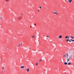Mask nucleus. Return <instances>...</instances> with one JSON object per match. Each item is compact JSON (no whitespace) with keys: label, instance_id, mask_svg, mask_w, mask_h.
<instances>
[{"label":"nucleus","instance_id":"obj_1","mask_svg":"<svg viewBox=\"0 0 74 74\" xmlns=\"http://www.w3.org/2000/svg\"><path fill=\"white\" fill-rule=\"evenodd\" d=\"M70 37H69L68 36H65V38L66 39H69Z\"/></svg>","mask_w":74,"mask_h":74},{"label":"nucleus","instance_id":"obj_2","mask_svg":"<svg viewBox=\"0 0 74 74\" xmlns=\"http://www.w3.org/2000/svg\"><path fill=\"white\" fill-rule=\"evenodd\" d=\"M21 69H24V68H25V66H24L23 65L21 66Z\"/></svg>","mask_w":74,"mask_h":74},{"label":"nucleus","instance_id":"obj_3","mask_svg":"<svg viewBox=\"0 0 74 74\" xmlns=\"http://www.w3.org/2000/svg\"><path fill=\"white\" fill-rule=\"evenodd\" d=\"M66 58L67 60H70V58L69 57H67Z\"/></svg>","mask_w":74,"mask_h":74},{"label":"nucleus","instance_id":"obj_4","mask_svg":"<svg viewBox=\"0 0 74 74\" xmlns=\"http://www.w3.org/2000/svg\"><path fill=\"white\" fill-rule=\"evenodd\" d=\"M26 71H27V72H29V68L27 69Z\"/></svg>","mask_w":74,"mask_h":74},{"label":"nucleus","instance_id":"obj_5","mask_svg":"<svg viewBox=\"0 0 74 74\" xmlns=\"http://www.w3.org/2000/svg\"><path fill=\"white\" fill-rule=\"evenodd\" d=\"M68 1L69 3H71V1H72V0H68Z\"/></svg>","mask_w":74,"mask_h":74},{"label":"nucleus","instance_id":"obj_6","mask_svg":"<svg viewBox=\"0 0 74 74\" xmlns=\"http://www.w3.org/2000/svg\"><path fill=\"white\" fill-rule=\"evenodd\" d=\"M62 35H60L59 37V38H62Z\"/></svg>","mask_w":74,"mask_h":74},{"label":"nucleus","instance_id":"obj_7","mask_svg":"<svg viewBox=\"0 0 74 74\" xmlns=\"http://www.w3.org/2000/svg\"><path fill=\"white\" fill-rule=\"evenodd\" d=\"M66 41L67 42H69V39H66Z\"/></svg>","mask_w":74,"mask_h":74},{"label":"nucleus","instance_id":"obj_8","mask_svg":"<svg viewBox=\"0 0 74 74\" xmlns=\"http://www.w3.org/2000/svg\"><path fill=\"white\" fill-rule=\"evenodd\" d=\"M64 64L65 65H66V64H67V62H65L64 63Z\"/></svg>","mask_w":74,"mask_h":74},{"label":"nucleus","instance_id":"obj_9","mask_svg":"<svg viewBox=\"0 0 74 74\" xmlns=\"http://www.w3.org/2000/svg\"><path fill=\"white\" fill-rule=\"evenodd\" d=\"M71 64V62H69L68 63V65H70Z\"/></svg>","mask_w":74,"mask_h":74},{"label":"nucleus","instance_id":"obj_10","mask_svg":"<svg viewBox=\"0 0 74 74\" xmlns=\"http://www.w3.org/2000/svg\"><path fill=\"white\" fill-rule=\"evenodd\" d=\"M9 1H10V0H5V1L6 2H8Z\"/></svg>","mask_w":74,"mask_h":74},{"label":"nucleus","instance_id":"obj_11","mask_svg":"<svg viewBox=\"0 0 74 74\" xmlns=\"http://www.w3.org/2000/svg\"><path fill=\"white\" fill-rule=\"evenodd\" d=\"M54 14H56V15H58V13H57V12H54Z\"/></svg>","mask_w":74,"mask_h":74},{"label":"nucleus","instance_id":"obj_12","mask_svg":"<svg viewBox=\"0 0 74 74\" xmlns=\"http://www.w3.org/2000/svg\"><path fill=\"white\" fill-rule=\"evenodd\" d=\"M71 38H72V39H73V38H74V36H71Z\"/></svg>","mask_w":74,"mask_h":74},{"label":"nucleus","instance_id":"obj_13","mask_svg":"<svg viewBox=\"0 0 74 74\" xmlns=\"http://www.w3.org/2000/svg\"><path fill=\"white\" fill-rule=\"evenodd\" d=\"M67 56L66 57L68 58V56H69V55H68V53H66Z\"/></svg>","mask_w":74,"mask_h":74},{"label":"nucleus","instance_id":"obj_14","mask_svg":"<svg viewBox=\"0 0 74 74\" xmlns=\"http://www.w3.org/2000/svg\"><path fill=\"white\" fill-rule=\"evenodd\" d=\"M72 56H71L70 57H69V58H70V59H71V58Z\"/></svg>","mask_w":74,"mask_h":74},{"label":"nucleus","instance_id":"obj_15","mask_svg":"<svg viewBox=\"0 0 74 74\" xmlns=\"http://www.w3.org/2000/svg\"><path fill=\"white\" fill-rule=\"evenodd\" d=\"M38 63H36V66H37V65H38Z\"/></svg>","mask_w":74,"mask_h":74},{"label":"nucleus","instance_id":"obj_16","mask_svg":"<svg viewBox=\"0 0 74 74\" xmlns=\"http://www.w3.org/2000/svg\"><path fill=\"white\" fill-rule=\"evenodd\" d=\"M2 69H3V70H4L5 69V68H4V67H3Z\"/></svg>","mask_w":74,"mask_h":74},{"label":"nucleus","instance_id":"obj_17","mask_svg":"<svg viewBox=\"0 0 74 74\" xmlns=\"http://www.w3.org/2000/svg\"><path fill=\"white\" fill-rule=\"evenodd\" d=\"M42 59H40L39 60V61H40V62H41V61H42Z\"/></svg>","mask_w":74,"mask_h":74},{"label":"nucleus","instance_id":"obj_18","mask_svg":"<svg viewBox=\"0 0 74 74\" xmlns=\"http://www.w3.org/2000/svg\"><path fill=\"white\" fill-rule=\"evenodd\" d=\"M22 44V43H21L20 44V45H21V46Z\"/></svg>","mask_w":74,"mask_h":74},{"label":"nucleus","instance_id":"obj_19","mask_svg":"<svg viewBox=\"0 0 74 74\" xmlns=\"http://www.w3.org/2000/svg\"><path fill=\"white\" fill-rule=\"evenodd\" d=\"M69 42H71V41L70 40H69Z\"/></svg>","mask_w":74,"mask_h":74},{"label":"nucleus","instance_id":"obj_20","mask_svg":"<svg viewBox=\"0 0 74 74\" xmlns=\"http://www.w3.org/2000/svg\"><path fill=\"white\" fill-rule=\"evenodd\" d=\"M0 18L1 19H3V18H2V17H0Z\"/></svg>","mask_w":74,"mask_h":74},{"label":"nucleus","instance_id":"obj_21","mask_svg":"<svg viewBox=\"0 0 74 74\" xmlns=\"http://www.w3.org/2000/svg\"><path fill=\"white\" fill-rule=\"evenodd\" d=\"M66 55H65L64 56H63V57H66Z\"/></svg>","mask_w":74,"mask_h":74},{"label":"nucleus","instance_id":"obj_22","mask_svg":"<svg viewBox=\"0 0 74 74\" xmlns=\"http://www.w3.org/2000/svg\"><path fill=\"white\" fill-rule=\"evenodd\" d=\"M67 62H66V63H68V62H69V60H67Z\"/></svg>","mask_w":74,"mask_h":74},{"label":"nucleus","instance_id":"obj_23","mask_svg":"<svg viewBox=\"0 0 74 74\" xmlns=\"http://www.w3.org/2000/svg\"><path fill=\"white\" fill-rule=\"evenodd\" d=\"M71 41L73 42V41H74V40H71Z\"/></svg>","mask_w":74,"mask_h":74},{"label":"nucleus","instance_id":"obj_24","mask_svg":"<svg viewBox=\"0 0 74 74\" xmlns=\"http://www.w3.org/2000/svg\"><path fill=\"white\" fill-rule=\"evenodd\" d=\"M39 8H41V6H40Z\"/></svg>","mask_w":74,"mask_h":74},{"label":"nucleus","instance_id":"obj_25","mask_svg":"<svg viewBox=\"0 0 74 74\" xmlns=\"http://www.w3.org/2000/svg\"><path fill=\"white\" fill-rule=\"evenodd\" d=\"M5 48H6V49H7V48H8V47H5Z\"/></svg>","mask_w":74,"mask_h":74},{"label":"nucleus","instance_id":"obj_26","mask_svg":"<svg viewBox=\"0 0 74 74\" xmlns=\"http://www.w3.org/2000/svg\"><path fill=\"white\" fill-rule=\"evenodd\" d=\"M33 37L34 38V35H33Z\"/></svg>","mask_w":74,"mask_h":74},{"label":"nucleus","instance_id":"obj_27","mask_svg":"<svg viewBox=\"0 0 74 74\" xmlns=\"http://www.w3.org/2000/svg\"><path fill=\"white\" fill-rule=\"evenodd\" d=\"M70 40H71V41H72L73 39H70Z\"/></svg>","mask_w":74,"mask_h":74},{"label":"nucleus","instance_id":"obj_28","mask_svg":"<svg viewBox=\"0 0 74 74\" xmlns=\"http://www.w3.org/2000/svg\"><path fill=\"white\" fill-rule=\"evenodd\" d=\"M49 37V36H47V37Z\"/></svg>","mask_w":74,"mask_h":74},{"label":"nucleus","instance_id":"obj_29","mask_svg":"<svg viewBox=\"0 0 74 74\" xmlns=\"http://www.w3.org/2000/svg\"><path fill=\"white\" fill-rule=\"evenodd\" d=\"M20 45H21V44H19V46H20Z\"/></svg>","mask_w":74,"mask_h":74},{"label":"nucleus","instance_id":"obj_30","mask_svg":"<svg viewBox=\"0 0 74 74\" xmlns=\"http://www.w3.org/2000/svg\"><path fill=\"white\" fill-rule=\"evenodd\" d=\"M3 72H4V71H2V73H3Z\"/></svg>","mask_w":74,"mask_h":74},{"label":"nucleus","instance_id":"obj_31","mask_svg":"<svg viewBox=\"0 0 74 74\" xmlns=\"http://www.w3.org/2000/svg\"><path fill=\"white\" fill-rule=\"evenodd\" d=\"M38 12L40 11V10H38Z\"/></svg>","mask_w":74,"mask_h":74},{"label":"nucleus","instance_id":"obj_32","mask_svg":"<svg viewBox=\"0 0 74 74\" xmlns=\"http://www.w3.org/2000/svg\"><path fill=\"white\" fill-rule=\"evenodd\" d=\"M36 24H35V25L36 26Z\"/></svg>","mask_w":74,"mask_h":74},{"label":"nucleus","instance_id":"obj_33","mask_svg":"<svg viewBox=\"0 0 74 74\" xmlns=\"http://www.w3.org/2000/svg\"><path fill=\"white\" fill-rule=\"evenodd\" d=\"M32 38H33V36H32Z\"/></svg>","mask_w":74,"mask_h":74},{"label":"nucleus","instance_id":"obj_34","mask_svg":"<svg viewBox=\"0 0 74 74\" xmlns=\"http://www.w3.org/2000/svg\"><path fill=\"white\" fill-rule=\"evenodd\" d=\"M4 71V72H5V70H4V71Z\"/></svg>","mask_w":74,"mask_h":74},{"label":"nucleus","instance_id":"obj_35","mask_svg":"<svg viewBox=\"0 0 74 74\" xmlns=\"http://www.w3.org/2000/svg\"><path fill=\"white\" fill-rule=\"evenodd\" d=\"M32 27V26H30V27Z\"/></svg>","mask_w":74,"mask_h":74},{"label":"nucleus","instance_id":"obj_36","mask_svg":"<svg viewBox=\"0 0 74 74\" xmlns=\"http://www.w3.org/2000/svg\"><path fill=\"white\" fill-rule=\"evenodd\" d=\"M21 15H23V14H22Z\"/></svg>","mask_w":74,"mask_h":74},{"label":"nucleus","instance_id":"obj_37","mask_svg":"<svg viewBox=\"0 0 74 74\" xmlns=\"http://www.w3.org/2000/svg\"><path fill=\"white\" fill-rule=\"evenodd\" d=\"M19 18H20V17H19Z\"/></svg>","mask_w":74,"mask_h":74},{"label":"nucleus","instance_id":"obj_38","mask_svg":"<svg viewBox=\"0 0 74 74\" xmlns=\"http://www.w3.org/2000/svg\"><path fill=\"white\" fill-rule=\"evenodd\" d=\"M65 55H66V54H65Z\"/></svg>","mask_w":74,"mask_h":74},{"label":"nucleus","instance_id":"obj_39","mask_svg":"<svg viewBox=\"0 0 74 74\" xmlns=\"http://www.w3.org/2000/svg\"><path fill=\"white\" fill-rule=\"evenodd\" d=\"M29 49H30V48H29Z\"/></svg>","mask_w":74,"mask_h":74},{"label":"nucleus","instance_id":"obj_40","mask_svg":"<svg viewBox=\"0 0 74 74\" xmlns=\"http://www.w3.org/2000/svg\"><path fill=\"white\" fill-rule=\"evenodd\" d=\"M20 19H21V18H20Z\"/></svg>","mask_w":74,"mask_h":74}]
</instances>
